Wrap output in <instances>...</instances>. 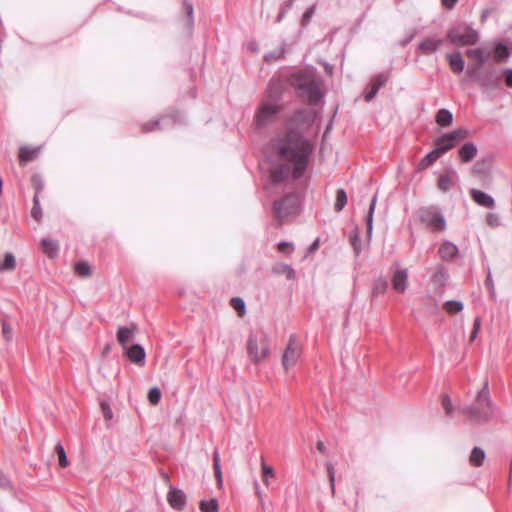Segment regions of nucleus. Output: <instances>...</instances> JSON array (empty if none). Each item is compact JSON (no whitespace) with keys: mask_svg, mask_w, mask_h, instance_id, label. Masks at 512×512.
I'll return each mask as SVG.
<instances>
[{"mask_svg":"<svg viewBox=\"0 0 512 512\" xmlns=\"http://www.w3.org/2000/svg\"><path fill=\"white\" fill-rule=\"evenodd\" d=\"M467 56L472 58V59L477 60L478 65H481V64L485 63L490 58L489 53H485L480 48L468 49L467 50Z\"/></svg>","mask_w":512,"mask_h":512,"instance_id":"obj_31","label":"nucleus"},{"mask_svg":"<svg viewBox=\"0 0 512 512\" xmlns=\"http://www.w3.org/2000/svg\"><path fill=\"white\" fill-rule=\"evenodd\" d=\"M486 220L491 227H497L500 225V217L496 213H488Z\"/></svg>","mask_w":512,"mask_h":512,"instance_id":"obj_55","label":"nucleus"},{"mask_svg":"<svg viewBox=\"0 0 512 512\" xmlns=\"http://www.w3.org/2000/svg\"><path fill=\"white\" fill-rule=\"evenodd\" d=\"M2 335L7 342H10L13 337V329L9 323L6 321L1 322Z\"/></svg>","mask_w":512,"mask_h":512,"instance_id":"obj_50","label":"nucleus"},{"mask_svg":"<svg viewBox=\"0 0 512 512\" xmlns=\"http://www.w3.org/2000/svg\"><path fill=\"white\" fill-rule=\"evenodd\" d=\"M468 130L465 128H458L454 131L446 133V136L451 140L454 146L468 137Z\"/></svg>","mask_w":512,"mask_h":512,"instance_id":"obj_33","label":"nucleus"},{"mask_svg":"<svg viewBox=\"0 0 512 512\" xmlns=\"http://www.w3.org/2000/svg\"><path fill=\"white\" fill-rule=\"evenodd\" d=\"M388 288V281L384 277H378L373 283L372 294L380 295L384 294Z\"/></svg>","mask_w":512,"mask_h":512,"instance_id":"obj_35","label":"nucleus"},{"mask_svg":"<svg viewBox=\"0 0 512 512\" xmlns=\"http://www.w3.org/2000/svg\"><path fill=\"white\" fill-rule=\"evenodd\" d=\"M55 453L57 454V457H58V464L60 467H67L69 465V462H68V459H67V455H66V452H65V449L63 447V445L58 442L56 445H55Z\"/></svg>","mask_w":512,"mask_h":512,"instance_id":"obj_40","label":"nucleus"},{"mask_svg":"<svg viewBox=\"0 0 512 512\" xmlns=\"http://www.w3.org/2000/svg\"><path fill=\"white\" fill-rule=\"evenodd\" d=\"M505 76V83L508 87H512V69H505L503 72Z\"/></svg>","mask_w":512,"mask_h":512,"instance_id":"obj_59","label":"nucleus"},{"mask_svg":"<svg viewBox=\"0 0 512 512\" xmlns=\"http://www.w3.org/2000/svg\"><path fill=\"white\" fill-rule=\"evenodd\" d=\"M299 205L298 197L294 194L285 195L278 201L274 202L273 208L276 217L283 221L297 213Z\"/></svg>","mask_w":512,"mask_h":512,"instance_id":"obj_7","label":"nucleus"},{"mask_svg":"<svg viewBox=\"0 0 512 512\" xmlns=\"http://www.w3.org/2000/svg\"><path fill=\"white\" fill-rule=\"evenodd\" d=\"M472 171L475 175H480L484 172L483 170V165H481L480 163H476L473 168H472Z\"/></svg>","mask_w":512,"mask_h":512,"instance_id":"obj_61","label":"nucleus"},{"mask_svg":"<svg viewBox=\"0 0 512 512\" xmlns=\"http://www.w3.org/2000/svg\"><path fill=\"white\" fill-rule=\"evenodd\" d=\"M201 512H219L218 501L215 498L202 500L199 504Z\"/></svg>","mask_w":512,"mask_h":512,"instance_id":"obj_34","label":"nucleus"},{"mask_svg":"<svg viewBox=\"0 0 512 512\" xmlns=\"http://www.w3.org/2000/svg\"><path fill=\"white\" fill-rule=\"evenodd\" d=\"M289 83L297 90L299 97L309 104H317L323 96L317 78L312 72L294 73L290 76Z\"/></svg>","mask_w":512,"mask_h":512,"instance_id":"obj_2","label":"nucleus"},{"mask_svg":"<svg viewBox=\"0 0 512 512\" xmlns=\"http://www.w3.org/2000/svg\"><path fill=\"white\" fill-rule=\"evenodd\" d=\"M272 272L278 275H286L288 280H294L296 278L295 270L288 264L277 263L272 267Z\"/></svg>","mask_w":512,"mask_h":512,"instance_id":"obj_24","label":"nucleus"},{"mask_svg":"<svg viewBox=\"0 0 512 512\" xmlns=\"http://www.w3.org/2000/svg\"><path fill=\"white\" fill-rule=\"evenodd\" d=\"M316 11V6L312 5L309 8L306 9L304 12L302 19H301V25L303 27H306L310 24L312 17L314 16Z\"/></svg>","mask_w":512,"mask_h":512,"instance_id":"obj_49","label":"nucleus"},{"mask_svg":"<svg viewBox=\"0 0 512 512\" xmlns=\"http://www.w3.org/2000/svg\"><path fill=\"white\" fill-rule=\"evenodd\" d=\"M311 121V114L305 109L296 111L286 121V132L272 140L276 155L292 168L294 179L302 177L314 151L313 142L300 129Z\"/></svg>","mask_w":512,"mask_h":512,"instance_id":"obj_1","label":"nucleus"},{"mask_svg":"<svg viewBox=\"0 0 512 512\" xmlns=\"http://www.w3.org/2000/svg\"><path fill=\"white\" fill-rule=\"evenodd\" d=\"M157 129H163V127H160V120L146 123L143 126V131H145V132L154 131Z\"/></svg>","mask_w":512,"mask_h":512,"instance_id":"obj_58","label":"nucleus"},{"mask_svg":"<svg viewBox=\"0 0 512 512\" xmlns=\"http://www.w3.org/2000/svg\"><path fill=\"white\" fill-rule=\"evenodd\" d=\"M213 468H214L217 482L219 485H221L223 482V477H222V470H221V465H220V455H219L218 450H215L213 452Z\"/></svg>","mask_w":512,"mask_h":512,"instance_id":"obj_38","label":"nucleus"},{"mask_svg":"<svg viewBox=\"0 0 512 512\" xmlns=\"http://www.w3.org/2000/svg\"><path fill=\"white\" fill-rule=\"evenodd\" d=\"M182 8L184 12L187 14V24L189 28H192L194 24V18H193V5L189 1H183Z\"/></svg>","mask_w":512,"mask_h":512,"instance_id":"obj_45","label":"nucleus"},{"mask_svg":"<svg viewBox=\"0 0 512 512\" xmlns=\"http://www.w3.org/2000/svg\"><path fill=\"white\" fill-rule=\"evenodd\" d=\"M376 203H377V195H374L373 198L371 199V202H370V205H369L368 214L366 216L367 237H368V239H370L371 236H372L373 216H374V211H375V208H376Z\"/></svg>","mask_w":512,"mask_h":512,"instance_id":"obj_27","label":"nucleus"},{"mask_svg":"<svg viewBox=\"0 0 512 512\" xmlns=\"http://www.w3.org/2000/svg\"><path fill=\"white\" fill-rule=\"evenodd\" d=\"M444 40L436 35L425 37L419 44L417 49L423 55H431L436 53L443 45Z\"/></svg>","mask_w":512,"mask_h":512,"instance_id":"obj_12","label":"nucleus"},{"mask_svg":"<svg viewBox=\"0 0 512 512\" xmlns=\"http://www.w3.org/2000/svg\"><path fill=\"white\" fill-rule=\"evenodd\" d=\"M125 350V354L131 362L137 365L144 364L146 353L141 345L134 344L130 347H126Z\"/></svg>","mask_w":512,"mask_h":512,"instance_id":"obj_16","label":"nucleus"},{"mask_svg":"<svg viewBox=\"0 0 512 512\" xmlns=\"http://www.w3.org/2000/svg\"><path fill=\"white\" fill-rule=\"evenodd\" d=\"M282 109L283 105L281 102L263 100L255 112L254 121L256 126L262 128L274 122Z\"/></svg>","mask_w":512,"mask_h":512,"instance_id":"obj_4","label":"nucleus"},{"mask_svg":"<svg viewBox=\"0 0 512 512\" xmlns=\"http://www.w3.org/2000/svg\"><path fill=\"white\" fill-rule=\"evenodd\" d=\"M284 91V82L280 78H272L266 89V99L272 102H280L282 93Z\"/></svg>","mask_w":512,"mask_h":512,"instance_id":"obj_13","label":"nucleus"},{"mask_svg":"<svg viewBox=\"0 0 512 512\" xmlns=\"http://www.w3.org/2000/svg\"><path fill=\"white\" fill-rule=\"evenodd\" d=\"M458 247L450 241H444L438 250L439 256L445 261H451L458 255Z\"/></svg>","mask_w":512,"mask_h":512,"instance_id":"obj_18","label":"nucleus"},{"mask_svg":"<svg viewBox=\"0 0 512 512\" xmlns=\"http://www.w3.org/2000/svg\"><path fill=\"white\" fill-rule=\"evenodd\" d=\"M167 501L173 509L181 511L186 504V495L180 489L170 488L167 494Z\"/></svg>","mask_w":512,"mask_h":512,"instance_id":"obj_14","label":"nucleus"},{"mask_svg":"<svg viewBox=\"0 0 512 512\" xmlns=\"http://www.w3.org/2000/svg\"><path fill=\"white\" fill-rule=\"evenodd\" d=\"M391 283L396 292L404 293L408 288V269L396 265L393 268Z\"/></svg>","mask_w":512,"mask_h":512,"instance_id":"obj_11","label":"nucleus"},{"mask_svg":"<svg viewBox=\"0 0 512 512\" xmlns=\"http://www.w3.org/2000/svg\"><path fill=\"white\" fill-rule=\"evenodd\" d=\"M75 271L79 276L88 277L91 275V268L87 262H79L75 265Z\"/></svg>","mask_w":512,"mask_h":512,"instance_id":"obj_46","label":"nucleus"},{"mask_svg":"<svg viewBox=\"0 0 512 512\" xmlns=\"http://www.w3.org/2000/svg\"><path fill=\"white\" fill-rule=\"evenodd\" d=\"M287 11H286V8L285 7H280V11L278 13V16L276 18V22L279 23L283 20V18L285 17Z\"/></svg>","mask_w":512,"mask_h":512,"instance_id":"obj_62","label":"nucleus"},{"mask_svg":"<svg viewBox=\"0 0 512 512\" xmlns=\"http://www.w3.org/2000/svg\"><path fill=\"white\" fill-rule=\"evenodd\" d=\"M100 406H101L105 420H111L113 417V413H112V410L109 407L108 403L106 401H101Z\"/></svg>","mask_w":512,"mask_h":512,"instance_id":"obj_54","label":"nucleus"},{"mask_svg":"<svg viewBox=\"0 0 512 512\" xmlns=\"http://www.w3.org/2000/svg\"><path fill=\"white\" fill-rule=\"evenodd\" d=\"M41 244H42L44 253L49 254L51 256L54 254H57V252L59 250V245L55 240L42 239Z\"/></svg>","mask_w":512,"mask_h":512,"instance_id":"obj_36","label":"nucleus"},{"mask_svg":"<svg viewBox=\"0 0 512 512\" xmlns=\"http://www.w3.org/2000/svg\"><path fill=\"white\" fill-rule=\"evenodd\" d=\"M294 1L295 0H287L285 3H283L281 5V7H285L286 8V11L288 12V10H290L294 4Z\"/></svg>","mask_w":512,"mask_h":512,"instance_id":"obj_64","label":"nucleus"},{"mask_svg":"<svg viewBox=\"0 0 512 512\" xmlns=\"http://www.w3.org/2000/svg\"><path fill=\"white\" fill-rule=\"evenodd\" d=\"M442 406L446 412L447 415L451 416L452 413H453V406H452V403H451V399L448 395H443L442 396Z\"/></svg>","mask_w":512,"mask_h":512,"instance_id":"obj_53","label":"nucleus"},{"mask_svg":"<svg viewBox=\"0 0 512 512\" xmlns=\"http://www.w3.org/2000/svg\"><path fill=\"white\" fill-rule=\"evenodd\" d=\"M510 56L509 49L506 45L499 43L495 48V59L497 62H503Z\"/></svg>","mask_w":512,"mask_h":512,"instance_id":"obj_39","label":"nucleus"},{"mask_svg":"<svg viewBox=\"0 0 512 512\" xmlns=\"http://www.w3.org/2000/svg\"><path fill=\"white\" fill-rule=\"evenodd\" d=\"M247 351L250 359L259 363L263 361L269 354V347L265 340L261 342V346H259L257 338L250 334L247 342Z\"/></svg>","mask_w":512,"mask_h":512,"instance_id":"obj_10","label":"nucleus"},{"mask_svg":"<svg viewBox=\"0 0 512 512\" xmlns=\"http://www.w3.org/2000/svg\"><path fill=\"white\" fill-rule=\"evenodd\" d=\"M16 268V258L15 256L7 252L4 255L3 261L0 262V272L13 271Z\"/></svg>","mask_w":512,"mask_h":512,"instance_id":"obj_29","label":"nucleus"},{"mask_svg":"<svg viewBox=\"0 0 512 512\" xmlns=\"http://www.w3.org/2000/svg\"><path fill=\"white\" fill-rule=\"evenodd\" d=\"M347 204V194L344 189H338L336 192V201L334 204V209L336 212H340L343 210L345 205Z\"/></svg>","mask_w":512,"mask_h":512,"instance_id":"obj_37","label":"nucleus"},{"mask_svg":"<svg viewBox=\"0 0 512 512\" xmlns=\"http://www.w3.org/2000/svg\"><path fill=\"white\" fill-rule=\"evenodd\" d=\"M350 241H351V244L354 247V250L358 254L360 252L361 248H360V245H359L360 238H359V233H358L357 230H355V232L350 236Z\"/></svg>","mask_w":512,"mask_h":512,"instance_id":"obj_57","label":"nucleus"},{"mask_svg":"<svg viewBox=\"0 0 512 512\" xmlns=\"http://www.w3.org/2000/svg\"><path fill=\"white\" fill-rule=\"evenodd\" d=\"M481 328V320L479 318H476L473 323V329H475L476 332H479Z\"/></svg>","mask_w":512,"mask_h":512,"instance_id":"obj_63","label":"nucleus"},{"mask_svg":"<svg viewBox=\"0 0 512 512\" xmlns=\"http://www.w3.org/2000/svg\"><path fill=\"white\" fill-rule=\"evenodd\" d=\"M448 279V272L443 265H437V269L432 276L433 282L438 286H444Z\"/></svg>","mask_w":512,"mask_h":512,"instance_id":"obj_30","label":"nucleus"},{"mask_svg":"<svg viewBox=\"0 0 512 512\" xmlns=\"http://www.w3.org/2000/svg\"><path fill=\"white\" fill-rule=\"evenodd\" d=\"M436 149L438 152L443 155L450 149L454 147V144L451 142V140L446 136V134L442 135L441 137H438L435 140Z\"/></svg>","mask_w":512,"mask_h":512,"instance_id":"obj_28","label":"nucleus"},{"mask_svg":"<svg viewBox=\"0 0 512 512\" xmlns=\"http://www.w3.org/2000/svg\"><path fill=\"white\" fill-rule=\"evenodd\" d=\"M326 470H327V474H328V478H329V483H330V487H331V493H332V496L334 497L335 494H336V488H335V469H334V466L331 462H327L326 463Z\"/></svg>","mask_w":512,"mask_h":512,"instance_id":"obj_44","label":"nucleus"},{"mask_svg":"<svg viewBox=\"0 0 512 512\" xmlns=\"http://www.w3.org/2000/svg\"><path fill=\"white\" fill-rule=\"evenodd\" d=\"M446 59L454 73L459 74L464 70L465 62L459 51L446 54Z\"/></svg>","mask_w":512,"mask_h":512,"instance_id":"obj_19","label":"nucleus"},{"mask_svg":"<svg viewBox=\"0 0 512 512\" xmlns=\"http://www.w3.org/2000/svg\"><path fill=\"white\" fill-rule=\"evenodd\" d=\"M135 329H136V325L135 324H132L131 327H127V326L119 327V329L117 331V334H116V337H117V341L124 348H126V345H127L128 342L133 340Z\"/></svg>","mask_w":512,"mask_h":512,"instance_id":"obj_20","label":"nucleus"},{"mask_svg":"<svg viewBox=\"0 0 512 512\" xmlns=\"http://www.w3.org/2000/svg\"><path fill=\"white\" fill-rule=\"evenodd\" d=\"M31 215L37 221H39L40 218H41L42 210H41V207H40V204H39L38 194H36L34 196V206H33L32 210H31Z\"/></svg>","mask_w":512,"mask_h":512,"instance_id":"obj_51","label":"nucleus"},{"mask_svg":"<svg viewBox=\"0 0 512 512\" xmlns=\"http://www.w3.org/2000/svg\"><path fill=\"white\" fill-rule=\"evenodd\" d=\"M388 74H378L376 75L370 83V90L365 94V100L371 101L378 93L379 89L386 84L388 81Z\"/></svg>","mask_w":512,"mask_h":512,"instance_id":"obj_15","label":"nucleus"},{"mask_svg":"<svg viewBox=\"0 0 512 512\" xmlns=\"http://www.w3.org/2000/svg\"><path fill=\"white\" fill-rule=\"evenodd\" d=\"M278 250L283 254H290L293 251V244L290 242L282 241L278 244Z\"/></svg>","mask_w":512,"mask_h":512,"instance_id":"obj_56","label":"nucleus"},{"mask_svg":"<svg viewBox=\"0 0 512 512\" xmlns=\"http://www.w3.org/2000/svg\"><path fill=\"white\" fill-rule=\"evenodd\" d=\"M0 491H8L10 493L13 492V487L9 481V479L0 472Z\"/></svg>","mask_w":512,"mask_h":512,"instance_id":"obj_52","label":"nucleus"},{"mask_svg":"<svg viewBox=\"0 0 512 512\" xmlns=\"http://www.w3.org/2000/svg\"><path fill=\"white\" fill-rule=\"evenodd\" d=\"M261 470H262V480H263L265 486L269 487V477L273 478L275 476V473H274V469L265 463L264 458H262Z\"/></svg>","mask_w":512,"mask_h":512,"instance_id":"obj_41","label":"nucleus"},{"mask_svg":"<svg viewBox=\"0 0 512 512\" xmlns=\"http://www.w3.org/2000/svg\"><path fill=\"white\" fill-rule=\"evenodd\" d=\"M419 218L433 231H444L446 229V220L436 207L420 209Z\"/></svg>","mask_w":512,"mask_h":512,"instance_id":"obj_8","label":"nucleus"},{"mask_svg":"<svg viewBox=\"0 0 512 512\" xmlns=\"http://www.w3.org/2000/svg\"><path fill=\"white\" fill-rule=\"evenodd\" d=\"M36 153H37V151L35 149L29 148V147H22L19 152V159L22 162L31 161V160H33Z\"/></svg>","mask_w":512,"mask_h":512,"instance_id":"obj_43","label":"nucleus"},{"mask_svg":"<svg viewBox=\"0 0 512 512\" xmlns=\"http://www.w3.org/2000/svg\"><path fill=\"white\" fill-rule=\"evenodd\" d=\"M470 423L482 425L488 423L494 416L496 408L491 402L488 386H483L477 393L475 403L466 408Z\"/></svg>","mask_w":512,"mask_h":512,"instance_id":"obj_3","label":"nucleus"},{"mask_svg":"<svg viewBox=\"0 0 512 512\" xmlns=\"http://www.w3.org/2000/svg\"><path fill=\"white\" fill-rule=\"evenodd\" d=\"M442 155L438 152L436 148H434L431 152H429L419 163L420 169H427L430 167L437 159H439Z\"/></svg>","mask_w":512,"mask_h":512,"instance_id":"obj_32","label":"nucleus"},{"mask_svg":"<svg viewBox=\"0 0 512 512\" xmlns=\"http://www.w3.org/2000/svg\"><path fill=\"white\" fill-rule=\"evenodd\" d=\"M290 168L291 166L288 167L284 164H279L273 167L271 169V179L273 183H279L285 178H287L288 175L290 174Z\"/></svg>","mask_w":512,"mask_h":512,"instance_id":"obj_23","label":"nucleus"},{"mask_svg":"<svg viewBox=\"0 0 512 512\" xmlns=\"http://www.w3.org/2000/svg\"><path fill=\"white\" fill-rule=\"evenodd\" d=\"M230 304L232 308L239 313L240 316H242L245 313V302L242 298L239 297H233L230 300Z\"/></svg>","mask_w":512,"mask_h":512,"instance_id":"obj_47","label":"nucleus"},{"mask_svg":"<svg viewBox=\"0 0 512 512\" xmlns=\"http://www.w3.org/2000/svg\"><path fill=\"white\" fill-rule=\"evenodd\" d=\"M477 151V146L474 143L467 142L459 149V157L462 162L467 163L477 155Z\"/></svg>","mask_w":512,"mask_h":512,"instance_id":"obj_22","label":"nucleus"},{"mask_svg":"<svg viewBox=\"0 0 512 512\" xmlns=\"http://www.w3.org/2000/svg\"><path fill=\"white\" fill-rule=\"evenodd\" d=\"M457 175L456 171L450 169L446 174L441 175L438 181V187L440 190L446 192L452 189L455 185Z\"/></svg>","mask_w":512,"mask_h":512,"instance_id":"obj_21","label":"nucleus"},{"mask_svg":"<svg viewBox=\"0 0 512 512\" xmlns=\"http://www.w3.org/2000/svg\"><path fill=\"white\" fill-rule=\"evenodd\" d=\"M302 355V346L295 336H290L286 349L282 355V365L285 370L294 367Z\"/></svg>","mask_w":512,"mask_h":512,"instance_id":"obj_9","label":"nucleus"},{"mask_svg":"<svg viewBox=\"0 0 512 512\" xmlns=\"http://www.w3.org/2000/svg\"><path fill=\"white\" fill-rule=\"evenodd\" d=\"M470 196L473 199V201L479 206L485 208H493L495 206V201L493 197L481 190L474 188L471 189Z\"/></svg>","mask_w":512,"mask_h":512,"instance_id":"obj_17","label":"nucleus"},{"mask_svg":"<svg viewBox=\"0 0 512 512\" xmlns=\"http://www.w3.org/2000/svg\"><path fill=\"white\" fill-rule=\"evenodd\" d=\"M435 120L438 125L448 127L453 122V115L448 109L442 108L437 112Z\"/></svg>","mask_w":512,"mask_h":512,"instance_id":"obj_26","label":"nucleus"},{"mask_svg":"<svg viewBox=\"0 0 512 512\" xmlns=\"http://www.w3.org/2000/svg\"><path fill=\"white\" fill-rule=\"evenodd\" d=\"M467 73L477 82L483 93H490L499 88L498 77L492 70L482 71L477 65H470Z\"/></svg>","mask_w":512,"mask_h":512,"instance_id":"obj_5","label":"nucleus"},{"mask_svg":"<svg viewBox=\"0 0 512 512\" xmlns=\"http://www.w3.org/2000/svg\"><path fill=\"white\" fill-rule=\"evenodd\" d=\"M161 399V391L158 387L153 386L148 392V400L152 405H157Z\"/></svg>","mask_w":512,"mask_h":512,"instance_id":"obj_48","label":"nucleus"},{"mask_svg":"<svg viewBox=\"0 0 512 512\" xmlns=\"http://www.w3.org/2000/svg\"><path fill=\"white\" fill-rule=\"evenodd\" d=\"M444 309L450 314H455L463 310V303L456 300H449L444 303Z\"/></svg>","mask_w":512,"mask_h":512,"instance_id":"obj_42","label":"nucleus"},{"mask_svg":"<svg viewBox=\"0 0 512 512\" xmlns=\"http://www.w3.org/2000/svg\"><path fill=\"white\" fill-rule=\"evenodd\" d=\"M486 454L481 447H474L469 456V463L471 466L480 467L483 465Z\"/></svg>","mask_w":512,"mask_h":512,"instance_id":"obj_25","label":"nucleus"},{"mask_svg":"<svg viewBox=\"0 0 512 512\" xmlns=\"http://www.w3.org/2000/svg\"><path fill=\"white\" fill-rule=\"evenodd\" d=\"M444 8L452 10L459 0H440Z\"/></svg>","mask_w":512,"mask_h":512,"instance_id":"obj_60","label":"nucleus"},{"mask_svg":"<svg viewBox=\"0 0 512 512\" xmlns=\"http://www.w3.org/2000/svg\"><path fill=\"white\" fill-rule=\"evenodd\" d=\"M448 40L458 46L474 45L479 39L478 32L469 26L451 28L447 32Z\"/></svg>","mask_w":512,"mask_h":512,"instance_id":"obj_6","label":"nucleus"}]
</instances>
